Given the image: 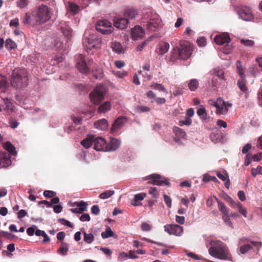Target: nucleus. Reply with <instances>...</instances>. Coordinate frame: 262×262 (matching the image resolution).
Returning <instances> with one entry per match:
<instances>
[{
    "mask_svg": "<svg viewBox=\"0 0 262 262\" xmlns=\"http://www.w3.org/2000/svg\"><path fill=\"white\" fill-rule=\"evenodd\" d=\"M211 247L208 252L212 256L223 260L232 261V256L228 246L220 241H214L210 243Z\"/></svg>",
    "mask_w": 262,
    "mask_h": 262,
    "instance_id": "1",
    "label": "nucleus"
},
{
    "mask_svg": "<svg viewBox=\"0 0 262 262\" xmlns=\"http://www.w3.org/2000/svg\"><path fill=\"white\" fill-rule=\"evenodd\" d=\"M11 77V82L14 88H21L28 83V73L25 69H15Z\"/></svg>",
    "mask_w": 262,
    "mask_h": 262,
    "instance_id": "2",
    "label": "nucleus"
},
{
    "mask_svg": "<svg viewBox=\"0 0 262 262\" xmlns=\"http://www.w3.org/2000/svg\"><path fill=\"white\" fill-rule=\"evenodd\" d=\"M208 104L216 108L215 113L217 115H226L229 109L232 107V104L229 101H225L221 97L216 100L210 99Z\"/></svg>",
    "mask_w": 262,
    "mask_h": 262,
    "instance_id": "3",
    "label": "nucleus"
},
{
    "mask_svg": "<svg viewBox=\"0 0 262 262\" xmlns=\"http://www.w3.org/2000/svg\"><path fill=\"white\" fill-rule=\"evenodd\" d=\"M106 92V87L104 84L98 85L90 94L91 102L94 104H99L103 99Z\"/></svg>",
    "mask_w": 262,
    "mask_h": 262,
    "instance_id": "4",
    "label": "nucleus"
},
{
    "mask_svg": "<svg viewBox=\"0 0 262 262\" xmlns=\"http://www.w3.org/2000/svg\"><path fill=\"white\" fill-rule=\"evenodd\" d=\"M192 46L188 41H182L178 49L179 57L183 60L187 59L192 54Z\"/></svg>",
    "mask_w": 262,
    "mask_h": 262,
    "instance_id": "5",
    "label": "nucleus"
},
{
    "mask_svg": "<svg viewBox=\"0 0 262 262\" xmlns=\"http://www.w3.org/2000/svg\"><path fill=\"white\" fill-rule=\"evenodd\" d=\"M83 45L88 51L93 49H98L100 46V40L90 35L84 37Z\"/></svg>",
    "mask_w": 262,
    "mask_h": 262,
    "instance_id": "6",
    "label": "nucleus"
},
{
    "mask_svg": "<svg viewBox=\"0 0 262 262\" xmlns=\"http://www.w3.org/2000/svg\"><path fill=\"white\" fill-rule=\"evenodd\" d=\"M40 23H46L51 18V11L46 5H41L35 10Z\"/></svg>",
    "mask_w": 262,
    "mask_h": 262,
    "instance_id": "7",
    "label": "nucleus"
},
{
    "mask_svg": "<svg viewBox=\"0 0 262 262\" xmlns=\"http://www.w3.org/2000/svg\"><path fill=\"white\" fill-rule=\"evenodd\" d=\"M146 28L150 31H156L162 26V20L159 15L153 14L147 22Z\"/></svg>",
    "mask_w": 262,
    "mask_h": 262,
    "instance_id": "8",
    "label": "nucleus"
},
{
    "mask_svg": "<svg viewBox=\"0 0 262 262\" xmlns=\"http://www.w3.org/2000/svg\"><path fill=\"white\" fill-rule=\"evenodd\" d=\"M93 64L95 66L92 61H90L89 65H88L86 63L84 57L82 55L78 56L77 58V68L81 73H88L90 68H94L95 66H93Z\"/></svg>",
    "mask_w": 262,
    "mask_h": 262,
    "instance_id": "9",
    "label": "nucleus"
},
{
    "mask_svg": "<svg viewBox=\"0 0 262 262\" xmlns=\"http://www.w3.org/2000/svg\"><path fill=\"white\" fill-rule=\"evenodd\" d=\"M96 28L98 31L103 34H110L113 30L111 23L106 20L98 21Z\"/></svg>",
    "mask_w": 262,
    "mask_h": 262,
    "instance_id": "10",
    "label": "nucleus"
},
{
    "mask_svg": "<svg viewBox=\"0 0 262 262\" xmlns=\"http://www.w3.org/2000/svg\"><path fill=\"white\" fill-rule=\"evenodd\" d=\"M35 11L31 12H27L25 14L24 24L25 25H29L34 26L40 23Z\"/></svg>",
    "mask_w": 262,
    "mask_h": 262,
    "instance_id": "11",
    "label": "nucleus"
},
{
    "mask_svg": "<svg viewBox=\"0 0 262 262\" xmlns=\"http://www.w3.org/2000/svg\"><path fill=\"white\" fill-rule=\"evenodd\" d=\"M164 228L165 231L170 235L180 236L183 232V228L178 225H166Z\"/></svg>",
    "mask_w": 262,
    "mask_h": 262,
    "instance_id": "12",
    "label": "nucleus"
},
{
    "mask_svg": "<svg viewBox=\"0 0 262 262\" xmlns=\"http://www.w3.org/2000/svg\"><path fill=\"white\" fill-rule=\"evenodd\" d=\"M237 14L239 18L246 21H252L254 18L251 10L249 7L242 8L238 11Z\"/></svg>",
    "mask_w": 262,
    "mask_h": 262,
    "instance_id": "13",
    "label": "nucleus"
},
{
    "mask_svg": "<svg viewBox=\"0 0 262 262\" xmlns=\"http://www.w3.org/2000/svg\"><path fill=\"white\" fill-rule=\"evenodd\" d=\"M94 149L98 151H106L107 143L102 137L94 136Z\"/></svg>",
    "mask_w": 262,
    "mask_h": 262,
    "instance_id": "14",
    "label": "nucleus"
},
{
    "mask_svg": "<svg viewBox=\"0 0 262 262\" xmlns=\"http://www.w3.org/2000/svg\"><path fill=\"white\" fill-rule=\"evenodd\" d=\"M147 179H150L151 181L149 182V183L158 185V186H161L163 184H165L167 186H169L170 183L168 182V181L166 179H165L164 181L160 180L159 179L161 178L160 175L158 174H152L151 175L147 177Z\"/></svg>",
    "mask_w": 262,
    "mask_h": 262,
    "instance_id": "15",
    "label": "nucleus"
},
{
    "mask_svg": "<svg viewBox=\"0 0 262 262\" xmlns=\"http://www.w3.org/2000/svg\"><path fill=\"white\" fill-rule=\"evenodd\" d=\"M11 164V157L6 152H0V168L7 167Z\"/></svg>",
    "mask_w": 262,
    "mask_h": 262,
    "instance_id": "16",
    "label": "nucleus"
},
{
    "mask_svg": "<svg viewBox=\"0 0 262 262\" xmlns=\"http://www.w3.org/2000/svg\"><path fill=\"white\" fill-rule=\"evenodd\" d=\"M129 22L124 17H117L114 19V25L119 29H125L127 28Z\"/></svg>",
    "mask_w": 262,
    "mask_h": 262,
    "instance_id": "17",
    "label": "nucleus"
},
{
    "mask_svg": "<svg viewBox=\"0 0 262 262\" xmlns=\"http://www.w3.org/2000/svg\"><path fill=\"white\" fill-rule=\"evenodd\" d=\"M127 119L125 117H120L116 119L111 127L112 133L116 132L118 129L123 127L126 123Z\"/></svg>",
    "mask_w": 262,
    "mask_h": 262,
    "instance_id": "18",
    "label": "nucleus"
},
{
    "mask_svg": "<svg viewBox=\"0 0 262 262\" xmlns=\"http://www.w3.org/2000/svg\"><path fill=\"white\" fill-rule=\"evenodd\" d=\"M124 17L128 19V21L135 19L138 15V12L136 9L133 8L125 9L123 11Z\"/></svg>",
    "mask_w": 262,
    "mask_h": 262,
    "instance_id": "19",
    "label": "nucleus"
},
{
    "mask_svg": "<svg viewBox=\"0 0 262 262\" xmlns=\"http://www.w3.org/2000/svg\"><path fill=\"white\" fill-rule=\"evenodd\" d=\"M214 42L218 45L222 46L230 41V38L227 33H222L215 36L214 39Z\"/></svg>",
    "mask_w": 262,
    "mask_h": 262,
    "instance_id": "20",
    "label": "nucleus"
},
{
    "mask_svg": "<svg viewBox=\"0 0 262 262\" xmlns=\"http://www.w3.org/2000/svg\"><path fill=\"white\" fill-rule=\"evenodd\" d=\"M132 36L133 39L135 40L142 38L144 36V31L142 27L137 26L132 29Z\"/></svg>",
    "mask_w": 262,
    "mask_h": 262,
    "instance_id": "21",
    "label": "nucleus"
},
{
    "mask_svg": "<svg viewBox=\"0 0 262 262\" xmlns=\"http://www.w3.org/2000/svg\"><path fill=\"white\" fill-rule=\"evenodd\" d=\"M43 44L47 48L56 47L58 45L57 38L55 35L48 37L44 40Z\"/></svg>",
    "mask_w": 262,
    "mask_h": 262,
    "instance_id": "22",
    "label": "nucleus"
},
{
    "mask_svg": "<svg viewBox=\"0 0 262 262\" xmlns=\"http://www.w3.org/2000/svg\"><path fill=\"white\" fill-rule=\"evenodd\" d=\"M121 141L116 138H111L110 143L107 144L106 151H114L117 149L120 146Z\"/></svg>",
    "mask_w": 262,
    "mask_h": 262,
    "instance_id": "23",
    "label": "nucleus"
},
{
    "mask_svg": "<svg viewBox=\"0 0 262 262\" xmlns=\"http://www.w3.org/2000/svg\"><path fill=\"white\" fill-rule=\"evenodd\" d=\"M67 8L68 12H71L72 14H76L82 9L73 2H69Z\"/></svg>",
    "mask_w": 262,
    "mask_h": 262,
    "instance_id": "24",
    "label": "nucleus"
},
{
    "mask_svg": "<svg viewBox=\"0 0 262 262\" xmlns=\"http://www.w3.org/2000/svg\"><path fill=\"white\" fill-rule=\"evenodd\" d=\"M95 127L99 130H104L107 129L108 124L105 119H100L94 123Z\"/></svg>",
    "mask_w": 262,
    "mask_h": 262,
    "instance_id": "25",
    "label": "nucleus"
},
{
    "mask_svg": "<svg viewBox=\"0 0 262 262\" xmlns=\"http://www.w3.org/2000/svg\"><path fill=\"white\" fill-rule=\"evenodd\" d=\"M216 176L220 179L223 181H225V185L227 188H229L230 185V181L226 171H224V173H222L220 172H217L216 173Z\"/></svg>",
    "mask_w": 262,
    "mask_h": 262,
    "instance_id": "26",
    "label": "nucleus"
},
{
    "mask_svg": "<svg viewBox=\"0 0 262 262\" xmlns=\"http://www.w3.org/2000/svg\"><path fill=\"white\" fill-rule=\"evenodd\" d=\"M111 108V103L110 101H106L99 106L98 108V112L99 113H105Z\"/></svg>",
    "mask_w": 262,
    "mask_h": 262,
    "instance_id": "27",
    "label": "nucleus"
},
{
    "mask_svg": "<svg viewBox=\"0 0 262 262\" xmlns=\"http://www.w3.org/2000/svg\"><path fill=\"white\" fill-rule=\"evenodd\" d=\"M94 136H89L81 142V145L85 148L90 147L94 143Z\"/></svg>",
    "mask_w": 262,
    "mask_h": 262,
    "instance_id": "28",
    "label": "nucleus"
},
{
    "mask_svg": "<svg viewBox=\"0 0 262 262\" xmlns=\"http://www.w3.org/2000/svg\"><path fill=\"white\" fill-rule=\"evenodd\" d=\"M197 114L200 118L203 120H206L207 118V111L203 105H200L198 108Z\"/></svg>",
    "mask_w": 262,
    "mask_h": 262,
    "instance_id": "29",
    "label": "nucleus"
},
{
    "mask_svg": "<svg viewBox=\"0 0 262 262\" xmlns=\"http://www.w3.org/2000/svg\"><path fill=\"white\" fill-rule=\"evenodd\" d=\"M173 131L178 138L186 139V134L182 129L178 127H174L173 128Z\"/></svg>",
    "mask_w": 262,
    "mask_h": 262,
    "instance_id": "30",
    "label": "nucleus"
},
{
    "mask_svg": "<svg viewBox=\"0 0 262 262\" xmlns=\"http://www.w3.org/2000/svg\"><path fill=\"white\" fill-rule=\"evenodd\" d=\"M237 85L242 91L247 92L248 89L246 85V80L244 76H241V78L237 81Z\"/></svg>",
    "mask_w": 262,
    "mask_h": 262,
    "instance_id": "31",
    "label": "nucleus"
},
{
    "mask_svg": "<svg viewBox=\"0 0 262 262\" xmlns=\"http://www.w3.org/2000/svg\"><path fill=\"white\" fill-rule=\"evenodd\" d=\"M151 89L162 91L166 95L168 94V91L165 89V88L161 84L157 83H152L150 86Z\"/></svg>",
    "mask_w": 262,
    "mask_h": 262,
    "instance_id": "32",
    "label": "nucleus"
},
{
    "mask_svg": "<svg viewBox=\"0 0 262 262\" xmlns=\"http://www.w3.org/2000/svg\"><path fill=\"white\" fill-rule=\"evenodd\" d=\"M61 30L63 34L68 38L72 36L71 29L66 24H62L61 26Z\"/></svg>",
    "mask_w": 262,
    "mask_h": 262,
    "instance_id": "33",
    "label": "nucleus"
},
{
    "mask_svg": "<svg viewBox=\"0 0 262 262\" xmlns=\"http://www.w3.org/2000/svg\"><path fill=\"white\" fill-rule=\"evenodd\" d=\"M112 48L116 53L120 54L123 52V48L121 45L118 42H114L111 45Z\"/></svg>",
    "mask_w": 262,
    "mask_h": 262,
    "instance_id": "34",
    "label": "nucleus"
},
{
    "mask_svg": "<svg viewBox=\"0 0 262 262\" xmlns=\"http://www.w3.org/2000/svg\"><path fill=\"white\" fill-rule=\"evenodd\" d=\"M4 148L9 152V154L14 155L16 154V151L15 150L14 146L10 142H8L4 145Z\"/></svg>",
    "mask_w": 262,
    "mask_h": 262,
    "instance_id": "35",
    "label": "nucleus"
},
{
    "mask_svg": "<svg viewBox=\"0 0 262 262\" xmlns=\"http://www.w3.org/2000/svg\"><path fill=\"white\" fill-rule=\"evenodd\" d=\"M169 49V45L168 42H163L160 44L159 52L161 54L167 53Z\"/></svg>",
    "mask_w": 262,
    "mask_h": 262,
    "instance_id": "36",
    "label": "nucleus"
},
{
    "mask_svg": "<svg viewBox=\"0 0 262 262\" xmlns=\"http://www.w3.org/2000/svg\"><path fill=\"white\" fill-rule=\"evenodd\" d=\"M93 75L96 79H101L103 77L102 70L98 67L95 68V71H93Z\"/></svg>",
    "mask_w": 262,
    "mask_h": 262,
    "instance_id": "37",
    "label": "nucleus"
},
{
    "mask_svg": "<svg viewBox=\"0 0 262 262\" xmlns=\"http://www.w3.org/2000/svg\"><path fill=\"white\" fill-rule=\"evenodd\" d=\"M16 44L15 42L12 41L11 39L8 38L6 40L5 47L9 50H12L16 47Z\"/></svg>",
    "mask_w": 262,
    "mask_h": 262,
    "instance_id": "38",
    "label": "nucleus"
},
{
    "mask_svg": "<svg viewBox=\"0 0 262 262\" xmlns=\"http://www.w3.org/2000/svg\"><path fill=\"white\" fill-rule=\"evenodd\" d=\"M69 246L66 243H62L60 247L59 248L58 251L62 255H66L68 251Z\"/></svg>",
    "mask_w": 262,
    "mask_h": 262,
    "instance_id": "39",
    "label": "nucleus"
},
{
    "mask_svg": "<svg viewBox=\"0 0 262 262\" xmlns=\"http://www.w3.org/2000/svg\"><path fill=\"white\" fill-rule=\"evenodd\" d=\"M198 85L199 83L198 80L194 79H191L188 83L189 88L192 91H195L197 89Z\"/></svg>",
    "mask_w": 262,
    "mask_h": 262,
    "instance_id": "40",
    "label": "nucleus"
},
{
    "mask_svg": "<svg viewBox=\"0 0 262 262\" xmlns=\"http://www.w3.org/2000/svg\"><path fill=\"white\" fill-rule=\"evenodd\" d=\"M83 240L88 244L92 243L94 240V237L92 233H86L84 232Z\"/></svg>",
    "mask_w": 262,
    "mask_h": 262,
    "instance_id": "41",
    "label": "nucleus"
},
{
    "mask_svg": "<svg viewBox=\"0 0 262 262\" xmlns=\"http://www.w3.org/2000/svg\"><path fill=\"white\" fill-rule=\"evenodd\" d=\"M218 205H219V208L220 210L222 212L223 215L228 214L229 210L223 202H222L221 201H219Z\"/></svg>",
    "mask_w": 262,
    "mask_h": 262,
    "instance_id": "42",
    "label": "nucleus"
},
{
    "mask_svg": "<svg viewBox=\"0 0 262 262\" xmlns=\"http://www.w3.org/2000/svg\"><path fill=\"white\" fill-rule=\"evenodd\" d=\"M252 249V246L250 244H245L243 246H241L239 248L240 252L245 254L248 252H249Z\"/></svg>",
    "mask_w": 262,
    "mask_h": 262,
    "instance_id": "43",
    "label": "nucleus"
},
{
    "mask_svg": "<svg viewBox=\"0 0 262 262\" xmlns=\"http://www.w3.org/2000/svg\"><path fill=\"white\" fill-rule=\"evenodd\" d=\"M114 194V190H107L99 195V198L101 199H106Z\"/></svg>",
    "mask_w": 262,
    "mask_h": 262,
    "instance_id": "44",
    "label": "nucleus"
},
{
    "mask_svg": "<svg viewBox=\"0 0 262 262\" xmlns=\"http://www.w3.org/2000/svg\"><path fill=\"white\" fill-rule=\"evenodd\" d=\"M113 232L110 228H107L104 232H102L101 236L103 238H107L113 235Z\"/></svg>",
    "mask_w": 262,
    "mask_h": 262,
    "instance_id": "45",
    "label": "nucleus"
},
{
    "mask_svg": "<svg viewBox=\"0 0 262 262\" xmlns=\"http://www.w3.org/2000/svg\"><path fill=\"white\" fill-rule=\"evenodd\" d=\"M235 207L237 208V209L238 211L239 212V213L242 214L244 217H247V210H246V208L243 207V206L241 204L238 203V204H236V206H235Z\"/></svg>",
    "mask_w": 262,
    "mask_h": 262,
    "instance_id": "46",
    "label": "nucleus"
},
{
    "mask_svg": "<svg viewBox=\"0 0 262 262\" xmlns=\"http://www.w3.org/2000/svg\"><path fill=\"white\" fill-rule=\"evenodd\" d=\"M251 173L253 177H256L258 174H262V167L258 166L256 168H253Z\"/></svg>",
    "mask_w": 262,
    "mask_h": 262,
    "instance_id": "47",
    "label": "nucleus"
},
{
    "mask_svg": "<svg viewBox=\"0 0 262 262\" xmlns=\"http://www.w3.org/2000/svg\"><path fill=\"white\" fill-rule=\"evenodd\" d=\"M28 3L29 1L28 0H19L17 2V6L21 9L26 8Z\"/></svg>",
    "mask_w": 262,
    "mask_h": 262,
    "instance_id": "48",
    "label": "nucleus"
},
{
    "mask_svg": "<svg viewBox=\"0 0 262 262\" xmlns=\"http://www.w3.org/2000/svg\"><path fill=\"white\" fill-rule=\"evenodd\" d=\"M135 110L138 113L147 112L150 110V108L147 106L139 105L135 108Z\"/></svg>",
    "mask_w": 262,
    "mask_h": 262,
    "instance_id": "49",
    "label": "nucleus"
},
{
    "mask_svg": "<svg viewBox=\"0 0 262 262\" xmlns=\"http://www.w3.org/2000/svg\"><path fill=\"white\" fill-rule=\"evenodd\" d=\"M113 74L120 78H123L127 75V72L125 71H113Z\"/></svg>",
    "mask_w": 262,
    "mask_h": 262,
    "instance_id": "50",
    "label": "nucleus"
},
{
    "mask_svg": "<svg viewBox=\"0 0 262 262\" xmlns=\"http://www.w3.org/2000/svg\"><path fill=\"white\" fill-rule=\"evenodd\" d=\"M191 119L187 117L185 119V120L180 121L179 122V124L180 126L189 125L191 124Z\"/></svg>",
    "mask_w": 262,
    "mask_h": 262,
    "instance_id": "51",
    "label": "nucleus"
},
{
    "mask_svg": "<svg viewBox=\"0 0 262 262\" xmlns=\"http://www.w3.org/2000/svg\"><path fill=\"white\" fill-rule=\"evenodd\" d=\"M241 42L247 47L253 46L254 44V42L253 40L249 39H242L241 40Z\"/></svg>",
    "mask_w": 262,
    "mask_h": 262,
    "instance_id": "52",
    "label": "nucleus"
},
{
    "mask_svg": "<svg viewBox=\"0 0 262 262\" xmlns=\"http://www.w3.org/2000/svg\"><path fill=\"white\" fill-rule=\"evenodd\" d=\"M127 258H128V254L124 252H122L120 253L118 257V260L121 261H124L127 259Z\"/></svg>",
    "mask_w": 262,
    "mask_h": 262,
    "instance_id": "53",
    "label": "nucleus"
},
{
    "mask_svg": "<svg viewBox=\"0 0 262 262\" xmlns=\"http://www.w3.org/2000/svg\"><path fill=\"white\" fill-rule=\"evenodd\" d=\"M236 69L238 74L240 76H244V74L242 71V65L240 61H237L236 63Z\"/></svg>",
    "mask_w": 262,
    "mask_h": 262,
    "instance_id": "54",
    "label": "nucleus"
},
{
    "mask_svg": "<svg viewBox=\"0 0 262 262\" xmlns=\"http://www.w3.org/2000/svg\"><path fill=\"white\" fill-rule=\"evenodd\" d=\"M88 204L87 203L83 201H80V204L78 205L79 208L81 211H84L86 210L88 208Z\"/></svg>",
    "mask_w": 262,
    "mask_h": 262,
    "instance_id": "55",
    "label": "nucleus"
},
{
    "mask_svg": "<svg viewBox=\"0 0 262 262\" xmlns=\"http://www.w3.org/2000/svg\"><path fill=\"white\" fill-rule=\"evenodd\" d=\"M146 196V194L144 193H138L135 195L134 200L135 202L143 200Z\"/></svg>",
    "mask_w": 262,
    "mask_h": 262,
    "instance_id": "56",
    "label": "nucleus"
},
{
    "mask_svg": "<svg viewBox=\"0 0 262 262\" xmlns=\"http://www.w3.org/2000/svg\"><path fill=\"white\" fill-rule=\"evenodd\" d=\"M5 108L7 110L12 111L13 109V105L12 103L10 102L7 99L4 100Z\"/></svg>",
    "mask_w": 262,
    "mask_h": 262,
    "instance_id": "57",
    "label": "nucleus"
},
{
    "mask_svg": "<svg viewBox=\"0 0 262 262\" xmlns=\"http://www.w3.org/2000/svg\"><path fill=\"white\" fill-rule=\"evenodd\" d=\"M56 195V192L51 190H45L43 195L46 198H52Z\"/></svg>",
    "mask_w": 262,
    "mask_h": 262,
    "instance_id": "58",
    "label": "nucleus"
},
{
    "mask_svg": "<svg viewBox=\"0 0 262 262\" xmlns=\"http://www.w3.org/2000/svg\"><path fill=\"white\" fill-rule=\"evenodd\" d=\"M148 192L150 194L152 195V197L156 198L158 197V193L157 189L156 187H151L149 189Z\"/></svg>",
    "mask_w": 262,
    "mask_h": 262,
    "instance_id": "59",
    "label": "nucleus"
},
{
    "mask_svg": "<svg viewBox=\"0 0 262 262\" xmlns=\"http://www.w3.org/2000/svg\"><path fill=\"white\" fill-rule=\"evenodd\" d=\"M141 229L143 231H148L151 229V226L147 223H143L141 224Z\"/></svg>",
    "mask_w": 262,
    "mask_h": 262,
    "instance_id": "60",
    "label": "nucleus"
},
{
    "mask_svg": "<svg viewBox=\"0 0 262 262\" xmlns=\"http://www.w3.org/2000/svg\"><path fill=\"white\" fill-rule=\"evenodd\" d=\"M146 95H147V97L149 99H152L151 100V102H154L155 99L156 98V96L155 94L152 91H149L147 92L146 93Z\"/></svg>",
    "mask_w": 262,
    "mask_h": 262,
    "instance_id": "61",
    "label": "nucleus"
},
{
    "mask_svg": "<svg viewBox=\"0 0 262 262\" xmlns=\"http://www.w3.org/2000/svg\"><path fill=\"white\" fill-rule=\"evenodd\" d=\"M91 220V217L90 215L88 213H84L81 215L80 217V220L81 222H86L90 221Z\"/></svg>",
    "mask_w": 262,
    "mask_h": 262,
    "instance_id": "62",
    "label": "nucleus"
},
{
    "mask_svg": "<svg viewBox=\"0 0 262 262\" xmlns=\"http://www.w3.org/2000/svg\"><path fill=\"white\" fill-rule=\"evenodd\" d=\"M36 229L37 227L36 226H33L32 227H29L27 229V233L29 236H32L34 234Z\"/></svg>",
    "mask_w": 262,
    "mask_h": 262,
    "instance_id": "63",
    "label": "nucleus"
},
{
    "mask_svg": "<svg viewBox=\"0 0 262 262\" xmlns=\"http://www.w3.org/2000/svg\"><path fill=\"white\" fill-rule=\"evenodd\" d=\"M91 212L94 215H98L100 212V209L98 205H94L91 208Z\"/></svg>",
    "mask_w": 262,
    "mask_h": 262,
    "instance_id": "64",
    "label": "nucleus"
}]
</instances>
